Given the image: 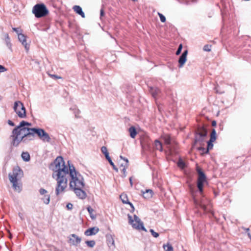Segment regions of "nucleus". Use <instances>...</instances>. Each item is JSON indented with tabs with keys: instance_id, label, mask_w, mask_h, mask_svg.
Returning <instances> with one entry per match:
<instances>
[{
	"instance_id": "obj_56",
	"label": "nucleus",
	"mask_w": 251,
	"mask_h": 251,
	"mask_svg": "<svg viewBox=\"0 0 251 251\" xmlns=\"http://www.w3.org/2000/svg\"><path fill=\"white\" fill-rule=\"evenodd\" d=\"M66 94L67 95L68 94V93L67 92H65V93L64 92V93H63V95H64V96H65V94Z\"/></svg>"
},
{
	"instance_id": "obj_41",
	"label": "nucleus",
	"mask_w": 251,
	"mask_h": 251,
	"mask_svg": "<svg viewBox=\"0 0 251 251\" xmlns=\"http://www.w3.org/2000/svg\"><path fill=\"white\" fill-rule=\"evenodd\" d=\"M101 152L104 154H105V153L108 152V151H107V149L106 148V147L105 146H102L101 148Z\"/></svg>"
},
{
	"instance_id": "obj_16",
	"label": "nucleus",
	"mask_w": 251,
	"mask_h": 251,
	"mask_svg": "<svg viewBox=\"0 0 251 251\" xmlns=\"http://www.w3.org/2000/svg\"><path fill=\"white\" fill-rule=\"evenodd\" d=\"M120 199H121L122 202L124 203L129 204L130 205L131 208H132V211H133L134 210L135 208H134L133 205L132 204V203H131V202H130L128 201L127 196L126 194H121L120 195Z\"/></svg>"
},
{
	"instance_id": "obj_49",
	"label": "nucleus",
	"mask_w": 251,
	"mask_h": 251,
	"mask_svg": "<svg viewBox=\"0 0 251 251\" xmlns=\"http://www.w3.org/2000/svg\"><path fill=\"white\" fill-rule=\"evenodd\" d=\"M8 124L11 126H14V124L13 122H12L11 120H8Z\"/></svg>"
},
{
	"instance_id": "obj_2",
	"label": "nucleus",
	"mask_w": 251,
	"mask_h": 251,
	"mask_svg": "<svg viewBox=\"0 0 251 251\" xmlns=\"http://www.w3.org/2000/svg\"><path fill=\"white\" fill-rule=\"evenodd\" d=\"M53 165L55 168L52 174V177L57 181V185L55 189V194L57 196L63 192V157L58 156L54 160Z\"/></svg>"
},
{
	"instance_id": "obj_55",
	"label": "nucleus",
	"mask_w": 251,
	"mask_h": 251,
	"mask_svg": "<svg viewBox=\"0 0 251 251\" xmlns=\"http://www.w3.org/2000/svg\"><path fill=\"white\" fill-rule=\"evenodd\" d=\"M106 159L108 161L109 163L110 162V161H112V160L110 157Z\"/></svg>"
},
{
	"instance_id": "obj_10",
	"label": "nucleus",
	"mask_w": 251,
	"mask_h": 251,
	"mask_svg": "<svg viewBox=\"0 0 251 251\" xmlns=\"http://www.w3.org/2000/svg\"><path fill=\"white\" fill-rule=\"evenodd\" d=\"M162 138L163 139L165 144L167 145V148L171 153H173V151L175 150V142L172 141L169 135L165 134L162 136Z\"/></svg>"
},
{
	"instance_id": "obj_24",
	"label": "nucleus",
	"mask_w": 251,
	"mask_h": 251,
	"mask_svg": "<svg viewBox=\"0 0 251 251\" xmlns=\"http://www.w3.org/2000/svg\"><path fill=\"white\" fill-rule=\"evenodd\" d=\"M216 139V132L215 129H213L210 134V142H214Z\"/></svg>"
},
{
	"instance_id": "obj_4",
	"label": "nucleus",
	"mask_w": 251,
	"mask_h": 251,
	"mask_svg": "<svg viewBox=\"0 0 251 251\" xmlns=\"http://www.w3.org/2000/svg\"><path fill=\"white\" fill-rule=\"evenodd\" d=\"M23 171L18 166L15 167L12 173L9 174V178L12 183L13 187L15 191L20 192L22 191V184L18 181L23 176Z\"/></svg>"
},
{
	"instance_id": "obj_39",
	"label": "nucleus",
	"mask_w": 251,
	"mask_h": 251,
	"mask_svg": "<svg viewBox=\"0 0 251 251\" xmlns=\"http://www.w3.org/2000/svg\"><path fill=\"white\" fill-rule=\"evenodd\" d=\"M182 49V45L181 44H180L178 46V48L176 51V55H178L180 53Z\"/></svg>"
},
{
	"instance_id": "obj_45",
	"label": "nucleus",
	"mask_w": 251,
	"mask_h": 251,
	"mask_svg": "<svg viewBox=\"0 0 251 251\" xmlns=\"http://www.w3.org/2000/svg\"><path fill=\"white\" fill-rule=\"evenodd\" d=\"M110 164L112 166L114 170H115L116 172L118 171V168L115 166L114 163L112 161H110L109 162Z\"/></svg>"
},
{
	"instance_id": "obj_14",
	"label": "nucleus",
	"mask_w": 251,
	"mask_h": 251,
	"mask_svg": "<svg viewBox=\"0 0 251 251\" xmlns=\"http://www.w3.org/2000/svg\"><path fill=\"white\" fill-rule=\"evenodd\" d=\"M18 37L19 41L25 47L26 51H28L29 48V46L26 43V36L22 33H18Z\"/></svg>"
},
{
	"instance_id": "obj_32",
	"label": "nucleus",
	"mask_w": 251,
	"mask_h": 251,
	"mask_svg": "<svg viewBox=\"0 0 251 251\" xmlns=\"http://www.w3.org/2000/svg\"><path fill=\"white\" fill-rule=\"evenodd\" d=\"M85 243L90 248H93L95 246L96 243L94 240L86 241Z\"/></svg>"
},
{
	"instance_id": "obj_5",
	"label": "nucleus",
	"mask_w": 251,
	"mask_h": 251,
	"mask_svg": "<svg viewBox=\"0 0 251 251\" xmlns=\"http://www.w3.org/2000/svg\"><path fill=\"white\" fill-rule=\"evenodd\" d=\"M128 219L129 223L132 226L133 228L138 230H143L147 231L146 229L144 226L143 223L141 221L140 218L136 215H134L133 219L130 215H128Z\"/></svg>"
},
{
	"instance_id": "obj_58",
	"label": "nucleus",
	"mask_w": 251,
	"mask_h": 251,
	"mask_svg": "<svg viewBox=\"0 0 251 251\" xmlns=\"http://www.w3.org/2000/svg\"><path fill=\"white\" fill-rule=\"evenodd\" d=\"M248 236H249V237L250 238H251V235L250 233H248Z\"/></svg>"
},
{
	"instance_id": "obj_35",
	"label": "nucleus",
	"mask_w": 251,
	"mask_h": 251,
	"mask_svg": "<svg viewBox=\"0 0 251 251\" xmlns=\"http://www.w3.org/2000/svg\"><path fill=\"white\" fill-rule=\"evenodd\" d=\"M195 203L198 205H199L201 208V209H202L203 210V211H206L207 208L205 204H204L202 203H200L198 204V203H197V202L196 201H195Z\"/></svg>"
},
{
	"instance_id": "obj_23",
	"label": "nucleus",
	"mask_w": 251,
	"mask_h": 251,
	"mask_svg": "<svg viewBox=\"0 0 251 251\" xmlns=\"http://www.w3.org/2000/svg\"><path fill=\"white\" fill-rule=\"evenodd\" d=\"M130 136L132 138H134L137 134V131L134 126L130 127L128 129Z\"/></svg>"
},
{
	"instance_id": "obj_18",
	"label": "nucleus",
	"mask_w": 251,
	"mask_h": 251,
	"mask_svg": "<svg viewBox=\"0 0 251 251\" xmlns=\"http://www.w3.org/2000/svg\"><path fill=\"white\" fill-rule=\"evenodd\" d=\"M73 9L78 14L80 15L82 18H85L84 13L83 12L81 7L78 5H75Z\"/></svg>"
},
{
	"instance_id": "obj_38",
	"label": "nucleus",
	"mask_w": 251,
	"mask_h": 251,
	"mask_svg": "<svg viewBox=\"0 0 251 251\" xmlns=\"http://www.w3.org/2000/svg\"><path fill=\"white\" fill-rule=\"evenodd\" d=\"M213 142H210V141H209L207 142V151L208 152L209 150H211L212 149L213 147V145L212 144Z\"/></svg>"
},
{
	"instance_id": "obj_48",
	"label": "nucleus",
	"mask_w": 251,
	"mask_h": 251,
	"mask_svg": "<svg viewBox=\"0 0 251 251\" xmlns=\"http://www.w3.org/2000/svg\"><path fill=\"white\" fill-rule=\"evenodd\" d=\"M12 29L14 31L16 32L17 34L18 35V33H20V29L19 28H15V27H13L12 28Z\"/></svg>"
},
{
	"instance_id": "obj_17",
	"label": "nucleus",
	"mask_w": 251,
	"mask_h": 251,
	"mask_svg": "<svg viewBox=\"0 0 251 251\" xmlns=\"http://www.w3.org/2000/svg\"><path fill=\"white\" fill-rule=\"evenodd\" d=\"M197 171L198 174V181H206V176L202 170L197 167Z\"/></svg>"
},
{
	"instance_id": "obj_37",
	"label": "nucleus",
	"mask_w": 251,
	"mask_h": 251,
	"mask_svg": "<svg viewBox=\"0 0 251 251\" xmlns=\"http://www.w3.org/2000/svg\"><path fill=\"white\" fill-rule=\"evenodd\" d=\"M211 45H206L203 47V50L206 51H210L211 50Z\"/></svg>"
},
{
	"instance_id": "obj_22",
	"label": "nucleus",
	"mask_w": 251,
	"mask_h": 251,
	"mask_svg": "<svg viewBox=\"0 0 251 251\" xmlns=\"http://www.w3.org/2000/svg\"><path fill=\"white\" fill-rule=\"evenodd\" d=\"M154 148L161 151H162V145L158 140H156L154 141Z\"/></svg>"
},
{
	"instance_id": "obj_40",
	"label": "nucleus",
	"mask_w": 251,
	"mask_h": 251,
	"mask_svg": "<svg viewBox=\"0 0 251 251\" xmlns=\"http://www.w3.org/2000/svg\"><path fill=\"white\" fill-rule=\"evenodd\" d=\"M6 44H7V46L8 47H10L11 46V44L10 43V38L9 37V36L8 34L6 35Z\"/></svg>"
},
{
	"instance_id": "obj_33",
	"label": "nucleus",
	"mask_w": 251,
	"mask_h": 251,
	"mask_svg": "<svg viewBox=\"0 0 251 251\" xmlns=\"http://www.w3.org/2000/svg\"><path fill=\"white\" fill-rule=\"evenodd\" d=\"M177 165L181 168H184L185 167V164L182 159H179L178 161Z\"/></svg>"
},
{
	"instance_id": "obj_54",
	"label": "nucleus",
	"mask_w": 251,
	"mask_h": 251,
	"mask_svg": "<svg viewBox=\"0 0 251 251\" xmlns=\"http://www.w3.org/2000/svg\"><path fill=\"white\" fill-rule=\"evenodd\" d=\"M104 155H105V157L106 159H107V158H109V157H110V156H109V153H108V152H107V153H105V154H104Z\"/></svg>"
},
{
	"instance_id": "obj_28",
	"label": "nucleus",
	"mask_w": 251,
	"mask_h": 251,
	"mask_svg": "<svg viewBox=\"0 0 251 251\" xmlns=\"http://www.w3.org/2000/svg\"><path fill=\"white\" fill-rule=\"evenodd\" d=\"M87 211H88L90 217L92 219H95L96 218V216L93 215V212H94V209L90 206L87 207Z\"/></svg>"
},
{
	"instance_id": "obj_31",
	"label": "nucleus",
	"mask_w": 251,
	"mask_h": 251,
	"mask_svg": "<svg viewBox=\"0 0 251 251\" xmlns=\"http://www.w3.org/2000/svg\"><path fill=\"white\" fill-rule=\"evenodd\" d=\"M44 203L47 204L50 201V197L49 195H45L44 197L42 199Z\"/></svg>"
},
{
	"instance_id": "obj_51",
	"label": "nucleus",
	"mask_w": 251,
	"mask_h": 251,
	"mask_svg": "<svg viewBox=\"0 0 251 251\" xmlns=\"http://www.w3.org/2000/svg\"><path fill=\"white\" fill-rule=\"evenodd\" d=\"M216 124H217V123H216V122L215 121H213L212 122V124H211L212 126H216Z\"/></svg>"
},
{
	"instance_id": "obj_11",
	"label": "nucleus",
	"mask_w": 251,
	"mask_h": 251,
	"mask_svg": "<svg viewBox=\"0 0 251 251\" xmlns=\"http://www.w3.org/2000/svg\"><path fill=\"white\" fill-rule=\"evenodd\" d=\"M69 243L72 245L76 246L81 241V238L75 234H72L68 237Z\"/></svg>"
},
{
	"instance_id": "obj_52",
	"label": "nucleus",
	"mask_w": 251,
	"mask_h": 251,
	"mask_svg": "<svg viewBox=\"0 0 251 251\" xmlns=\"http://www.w3.org/2000/svg\"><path fill=\"white\" fill-rule=\"evenodd\" d=\"M129 182H130V184L131 186L132 187V185H133V182H132V177H130L129 178Z\"/></svg>"
},
{
	"instance_id": "obj_26",
	"label": "nucleus",
	"mask_w": 251,
	"mask_h": 251,
	"mask_svg": "<svg viewBox=\"0 0 251 251\" xmlns=\"http://www.w3.org/2000/svg\"><path fill=\"white\" fill-rule=\"evenodd\" d=\"M34 138V134L33 133L31 135H26L25 137V139H22V141L24 143H26L29 141L33 140Z\"/></svg>"
},
{
	"instance_id": "obj_3",
	"label": "nucleus",
	"mask_w": 251,
	"mask_h": 251,
	"mask_svg": "<svg viewBox=\"0 0 251 251\" xmlns=\"http://www.w3.org/2000/svg\"><path fill=\"white\" fill-rule=\"evenodd\" d=\"M32 128L21 127L20 128H14L12 133V144L14 146H17L22 141L25 139L26 135H31L32 133Z\"/></svg>"
},
{
	"instance_id": "obj_25",
	"label": "nucleus",
	"mask_w": 251,
	"mask_h": 251,
	"mask_svg": "<svg viewBox=\"0 0 251 251\" xmlns=\"http://www.w3.org/2000/svg\"><path fill=\"white\" fill-rule=\"evenodd\" d=\"M22 157L25 161H28L30 160V155L27 152H23L22 154Z\"/></svg>"
},
{
	"instance_id": "obj_36",
	"label": "nucleus",
	"mask_w": 251,
	"mask_h": 251,
	"mask_svg": "<svg viewBox=\"0 0 251 251\" xmlns=\"http://www.w3.org/2000/svg\"><path fill=\"white\" fill-rule=\"evenodd\" d=\"M151 235L155 238H157L159 236V234L156 232H155L152 229H151L150 230Z\"/></svg>"
},
{
	"instance_id": "obj_42",
	"label": "nucleus",
	"mask_w": 251,
	"mask_h": 251,
	"mask_svg": "<svg viewBox=\"0 0 251 251\" xmlns=\"http://www.w3.org/2000/svg\"><path fill=\"white\" fill-rule=\"evenodd\" d=\"M39 193L41 195H45L46 193H47V191L43 189V188H41L40 190H39Z\"/></svg>"
},
{
	"instance_id": "obj_53",
	"label": "nucleus",
	"mask_w": 251,
	"mask_h": 251,
	"mask_svg": "<svg viewBox=\"0 0 251 251\" xmlns=\"http://www.w3.org/2000/svg\"><path fill=\"white\" fill-rule=\"evenodd\" d=\"M104 155H105V157L106 159H107V158H109V157H110V156H109V153H108V152H107V153H105V154H104Z\"/></svg>"
},
{
	"instance_id": "obj_34",
	"label": "nucleus",
	"mask_w": 251,
	"mask_h": 251,
	"mask_svg": "<svg viewBox=\"0 0 251 251\" xmlns=\"http://www.w3.org/2000/svg\"><path fill=\"white\" fill-rule=\"evenodd\" d=\"M158 15L160 17V19L161 22L164 23L166 21L165 17L159 12H158Z\"/></svg>"
},
{
	"instance_id": "obj_27",
	"label": "nucleus",
	"mask_w": 251,
	"mask_h": 251,
	"mask_svg": "<svg viewBox=\"0 0 251 251\" xmlns=\"http://www.w3.org/2000/svg\"><path fill=\"white\" fill-rule=\"evenodd\" d=\"M163 248L165 251H174L172 246L169 243H167L166 245H163Z\"/></svg>"
},
{
	"instance_id": "obj_46",
	"label": "nucleus",
	"mask_w": 251,
	"mask_h": 251,
	"mask_svg": "<svg viewBox=\"0 0 251 251\" xmlns=\"http://www.w3.org/2000/svg\"><path fill=\"white\" fill-rule=\"evenodd\" d=\"M7 71V69L3 66L0 65V73H3Z\"/></svg>"
},
{
	"instance_id": "obj_44",
	"label": "nucleus",
	"mask_w": 251,
	"mask_h": 251,
	"mask_svg": "<svg viewBox=\"0 0 251 251\" xmlns=\"http://www.w3.org/2000/svg\"><path fill=\"white\" fill-rule=\"evenodd\" d=\"M120 158H121V159H123V160H124V161H126V165H126V167H128V159H127V158H125V157H124L122 156V155H121V156H120Z\"/></svg>"
},
{
	"instance_id": "obj_59",
	"label": "nucleus",
	"mask_w": 251,
	"mask_h": 251,
	"mask_svg": "<svg viewBox=\"0 0 251 251\" xmlns=\"http://www.w3.org/2000/svg\"><path fill=\"white\" fill-rule=\"evenodd\" d=\"M112 244H114V240L112 239Z\"/></svg>"
},
{
	"instance_id": "obj_8",
	"label": "nucleus",
	"mask_w": 251,
	"mask_h": 251,
	"mask_svg": "<svg viewBox=\"0 0 251 251\" xmlns=\"http://www.w3.org/2000/svg\"><path fill=\"white\" fill-rule=\"evenodd\" d=\"M32 133L34 134V135L36 134L40 139L44 142H49L50 141V137L49 135L43 129L32 128Z\"/></svg>"
},
{
	"instance_id": "obj_9",
	"label": "nucleus",
	"mask_w": 251,
	"mask_h": 251,
	"mask_svg": "<svg viewBox=\"0 0 251 251\" xmlns=\"http://www.w3.org/2000/svg\"><path fill=\"white\" fill-rule=\"evenodd\" d=\"M207 130L203 126H200L196 131L195 142H203L207 136Z\"/></svg>"
},
{
	"instance_id": "obj_57",
	"label": "nucleus",
	"mask_w": 251,
	"mask_h": 251,
	"mask_svg": "<svg viewBox=\"0 0 251 251\" xmlns=\"http://www.w3.org/2000/svg\"><path fill=\"white\" fill-rule=\"evenodd\" d=\"M64 182H65V183H67V180L66 179H65L64 178Z\"/></svg>"
},
{
	"instance_id": "obj_19",
	"label": "nucleus",
	"mask_w": 251,
	"mask_h": 251,
	"mask_svg": "<svg viewBox=\"0 0 251 251\" xmlns=\"http://www.w3.org/2000/svg\"><path fill=\"white\" fill-rule=\"evenodd\" d=\"M70 109L73 111L75 118H78L80 117V116H79L80 111L77 108L76 105H73V106L70 108Z\"/></svg>"
},
{
	"instance_id": "obj_50",
	"label": "nucleus",
	"mask_w": 251,
	"mask_h": 251,
	"mask_svg": "<svg viewBox=\"0 0 251 251\" xmlns=\"http://www.w3.org/2000/svg\"><path fill=\"white\" fill-rule=\"evenodd\" d=\"M104 11L102 9H101L100 10V18H101L104 15Z\"/></svg>"
},
{
	"instance_id": "obj_7",
	"label": "nucleus",
	"mask_w": 251,
	"mask_h": 251,
	"mask_svg": "<svg viewBox=\"0 0 251 251\" xmlns=\"http://www.w3.org/2000/svg\"><path fill=\"white\" fill-rule=\"evenodd\" d=\"M14 110L19 117L25 118L26 117V110L23 103L20 101L14 102Z\"/></svg>"
},
{
	"instance_id": "obj_15",
	"label": "nucleus",
	"mask_w": 251,
	"mask_h": 251,
	"mask_svg": "<svg viewBox=\"0 0 251 251\" xmlns=\"http://www.w3.org/2000/svg\"><path fill=\"white\" fill-rule=\"evenodd\" d=\"M99 231V228L97 227H93L87 229L84 234L86 236H92L96 235Z\"/></svg>"
},
{
	"instance_id": "obj_43",
	"label": "nucleus",
	"mask_w": 251,
	"mask_h": 251,
	"mask_svg": "<svg viewBox=\"0 0 251 251\" xmlns=\"http://www.w3.org/2000/svg\"><path fill=\"white\" fill-rule=\"evenodd\" d=\"M73 207V205L71 203H68L66 205V208L68 210H72Z\"/></svg>"
},
{
	"instance_id": "obj_1",
	"label": "nucleus",
	"mask_w": 251,
	"mask_h": 251,
	"mask_svg": "<svg viewBox=\"0 0 251 251\" xmlns=\"http://www.w3.org/2000/svg\"><path fill=\"white\" fill-rule=\"evenodd\" d=\"M64 174H69L71 177L70 187L72 189L76 188H84L85 186L82 176L75 170V167L70 161H68L67 165L64 161Z\"/></svg>"
},
{
	"instance_id": "obj_30",
	"label": "nucleus",
	"mask_w": 251,
	"mask_h": 251,
	"mask_svg": "<svg viewBox=\"0 0 251 251\" xmlns=\"http://www.w3.org/2000/svg\"><path fill=\"white\" fill-rule=\"evenodd\" d=\"M204 182L203 181H197V187L201 193L203 192V186Z\"/></svg>"
},
{
	"instance_id": "obj_47",
	"label": "nucleus",
	"mask_w": 251,
	"mask_h": 251,
	"mask_svg": "<svg viewBox=\"0 0 251 251\" xmlns=\"http://www.w3.org/2000/svg\"><path fill=\"white\" fill-rule=\"evenodd\" d=\"M126 168H127V167H126V165H125L124 166L123 169H122V172L124 174V177H126Z\"/></svg>"
},
{
	"instance_id": "obj_21",
	"label": "nucleus",
	"mask_w": 251,
	"mask_h": 251,
	"mask_svg": "<svg viewBox=\"0 0 251 251\" xmlns=\"http://www.w3.org/2000/svg\"><path fill=\"white\" fill-rule=\"evenodd\" d=\"M150 92L154 98H156L159 93V90L157 88L151 87H150Z\"/></svg>"
},
{
	"instance_id": "obj_12",
	"label": "nucleus",
	"mask_w": 251,
	"mask_h": 251,
	"mask_svg": "<svg viewBox=\"0 0 251 251\" xmlns=\"http://www.w3.org/2000/svg\"><path fill=\"white\" fill-rule=\"evenodd\" d=\"M83 188H76L72 189L75 194V195H76V196L79 199L82 200L85 199L87 197V194L85 192V191L83 190Z\"/></svg>"
},
{
	"instance_id": "obj_13",
	"label": "nucleus",
	"mask_w": 251,
	"mask_h": 251,
	"mask_svg": "<svg viewBox=\"0 0 251 251\" xmlns=\"http://www.w3.org/2000/svg\"><path fill=\"white\" fill-rule=\"evenodd\" d=\"M188 54V50H185L183 51L182 54L179 57L178 59V67L179 68H182L184 64L185 63L187 60V55Z\"/></svg>"
},
{
	"instance_id": "obj_20",
	"label": "nucleus",
	"mask_w": 251,
	"mask_h": 251,
	"mask_svg": "<svg viewBox=\"0 0 251 251\" xmlns=\"http://www.w3.org/2000/svg\"><path fill=\"white\" fill-rule=\"evenodd\" d=\"M143 196L145 199H150L152 197L153 192L151 189H147L145 192L142 191Z\"/></svg>"
},
{
	"instance_id": "obj_29",
	"label": "nucleus",
	"mask_w": 251,
	"mask_h": 251,
	"mask_svg": "<svg viewBox=\"0 0 251 251\" xmlns=\"http://www.w3.org/2000/svg\"><path fill=\"white\" fill-rule=\"evenodd\" d=\"M31 125V124L27 122H25L24 121H22L20 123V125L19 126H17L15 128H21V127H25V126H30Z\"/></svg>"
},
{
	"instance_id": "obj_6",
	"label": "nucleus",
	"mask_w": 251,
	"mask_h": 251,
	"mask_svg": "<svg viewBox=\"0 0 251 251\" xmlns=\"http://www.w3.org/2000/svg\"><path fill=\"white\" fill-rule=\"evenodd\" d=\"M32 12L36 17L41 18L47 15L48 10L44 4H37L33 7Z\"/></svg>"
}]
</instances>
